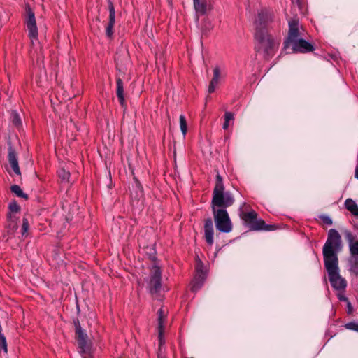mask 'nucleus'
<instances>
[{"instance_id": "1", "label": "nucleus", "mask_w": 358, "mask_h": 358, "mask_svg": "<svg viewBox=\"0 0 358 358\" xmlns=\"http://www.w3.org/2000/svg\"><path fill=\"white\" fill-rule=\"evenodd\" d=\"M272 20V14L266 10H262L258 13L255 22L257 49L265 58L273 56L279 45V41L268 34L266 30L267 26Z\"/></svg>"}, {"instance_id": "6", "label": "nucleus", "mask_w": 358, "mask_h": 358, "mask_svg": "<svg viewBox=\"0 0 358 358\" xmlns=\"http://www.w3.org/2000/svg\"><path fill=\"white\" fill-rule=\"evenodd\" d=\"M338 260L324 262L331 285L336 289H343L346 287L345 280L338 273Z\"/></svg>"}, {"instance_id": "31", "label": "nucleus", "mask_w": 358, "mask_h": 358, "mask_svg": "<svg viewBox=\"0 0 358 358\" xmlns=\"http://www.w3.org/2000/svg\"><path fill=\"white\" fill-rule=\"evenodd\" d=\"M345 234V238H346L347 241H348L349 245L355 242V238L350 231H346Z\"/></svg>"}, {"instance_id": "26", "label": "nucleus", "mask_w": 358, "mask_h": 358, "mask_svg": "<svg viewBox=\"0 0 358 358\" xmlns=\"http://www.w3.org/2000/svg\"><path fill=\"white\" fill-rule=\"evenodd\" d=\"M234 120V114L231 112H225L224 113V122L223 124V129H227L229 126V122Z\"/></svg>"}, {"instance_id": "9", "label": "nucleus", "mask_w": 358, "mask_h": 358, "mask_svg": "<svg viewBox=\"0 0 358 358\" xmlns=\"http://www.w3.org/2000/svg\"><path fill=\"white\" fill-rule=\"evenodd\" d=\"M304 30L299 27L298 20H292L289 22V32L287 40L285 42V48H287L290 45L303 36Z\"/></svg>"}, {"instance_id": "12", "label": "nucleus", "mask_w": 358, "mask_h": 358, "mask_svg": "<svg viewBox=\"0 0 358 358\" xmlns=\"http://www.w3.org/2000/svg\"><path fill=\"white\" fill-rule=\"evenodd\" d=\"M157 322H158V334H159V351L162 352V345L164 343V339L162 336L163 331H164V322L166 319V314L162 308H160L157 311Z\"/></svg>"}, {"instance_id": "24", "label": "nucleus", "mask_w": 358, "mask_h": 358, "mask_svg": "<svg viewBox=\"0 0 358 358\" xmlns=\"http://www.w3.org/2000/svg\"><path fill=\"white\" fill-rule=\"evenodd\" d=\"M10 189H11L12 192L15 194L17 196L27 199V194L23 193L22 189L20 188V187L19 185H14L11 186Z\"/></svg>"}, {"instance_id": "34", "label": "nucleus", "mask_w": 358, "mask_h": 358, "mask_svg": "<svg viewBox=\"0 0 358 358\" xmlns=\"http://www.w3.org/2000/svg\"><path fill=\"white\" fill-rule=\"evenodd\" d=\"M322 220L323 221L324 223L328 224V225H331L332 224V220L331 219L328 217V216H323L322 217Z\"/></svg>"}, {"instance_id": "33", "label": "nucleus", "mask_w": 358, "mask_h": 358, "mask_svg": "<svg viewBox=\"0 0 358 358\" xmlns=\"http://www.w3.org/2000/svg\"><path fill=\"white\" fill-rule=\"evenodd\" d=\"M350 270L358 275V261L354 260V264L351 266Z\"/></svg>"}, {"instance_id": "22", "label": "nucleus", "mask_w": 358, "mask_h": 358, "mask_svg": "<svg viewBox=\"0 0 358 358\" xmlns=\"http://www.w3.org/2000/svg\"><path fill=\"white\" fill-rule=\"evenodd\" d=\"M349 250L353 260L358 262V241H355V243L350 244Z\"/></svg>"}, {"instance_id": "30", "label": "nucleus", "mask_w": 358, "mask_h": 358, "mask_svg": "<svg viewBox=\"0 0 358 358\" xmlns=\"http://www.w3.org/2000/svg\"><path fill=\"white\" fill-rule=\"evenodd\" d=\"M9 210L10 211V213L13 214L14 213H17L20 210V207L16 202H12L9 204Z\"/></svg>"}, {"instance_id": "28", "label": "nucleus", "mask_w": 358, "mask_h": 358, "mask_svg": "<svg viewBox=\"0 0 358 358\" xmlns=\"http://www.w3.org/2000/svg\"><path fill=\"white\" fill-rule=\"evenodd\" d=\"M345 327L350 330L358 331V322H349L345 324Z\"/></svg>"}, {"instance_id": "4", "label": "nucleus", "mask_w": 358, "mask_h": 358, "mask_svg": "<svg viewBox=\"0 0 358 358\" xmlns=\"http://www.w3.org/2000/svg\"><path fill=\"white\" fill-rule=\"evenodd\" d=\"M244 209H247L246 203H243L240 208V217L243 221L252 230H273L274 227L273 225H267L263 220L257 219V213L252 210L249 212H245Z\"/></svg>"}, {"instance_id": "15", "label": "nucleus", "mask_w": 358, "mask_h": 358, "mask_svg": "<svg viewBox=\"0 0 358 358\" xmlns=\"http://www.w3.org/2000/svg\"><path fill=\"white\" fill-rule=\"evenodd\" d=\"M108 9H109V22L106 27V34L108 37L110 38L113 36V29L115 24V8L111 1L108 2Z\"/></svg>"}, {"instance_id": "7", "label": "nucleus", "mask_w": 358, "mask_h": 358, "mask_svg": "<svg viewBox=\"0 0 358 358\" xmlns=\"http://www.w3.org/2000/svg\"><path fill=\"white\" fill-rule=\"evenodd\" d=\"M76 334L83 358H92L91 343L87 339V335L83 331L78 322L76 324Z\"/></svg>"}, {"instance_id": "11", "label": "nucleus", "mask_w": 358, "mask_h": 358, "mask_svg": "<svg viewBox=\"0 0 358 358\" xmlns=\"http://www.w3.org/2000/svg\"><path fill=\"white\" fill-rule=\"evenodd\" d=\"M290 45L292 46V49L294 52H299L306 53L313 52L315 50L313 45L311 43H308L303 38L296 41Z\"/></svg>"}, {"instance_id": "20", "label": "nucleus", "mask_w": 358, "mask_h": 358, "mask_svg": "<svg viewBox=\"0 0 358 358\" xmlns=\"http://www.w3.org/2000/svg\"><path fill=\"white\" fill-rule=\"evenodd\" d=\"M345 206L352 215H358V206L352 199H346Z\"/></svg>"}, {"instance_id": "32", "label": "nucleus", "mask_w": 358, "mask_h": 358, "mask_svg": "<svg viewBox=\"0 0 358 358\" xmlns=\"http://www.w3.org/2000/svg\"><path fill=\"white\" fill-rule=\"evenodd\" d=\"M196 274L205 273L203 271V266L201 260H198L196 266Z\"/></svg>"}, {"instance_id": "23", "label": "nucleus", "mask_w": 358, "mask_h": 358, "mask_svg": "<svg viewBox=\"0 0 358 358\" xmlns=\"http://www.w3.org/2000/svg\"><path fill=\"white\" fill-rule=\"evenodd\" d=\"M58 176L62 182H70V173L64 168H61L58 171Z\"/></svg>"}, {"instance_id": "29", "label": "nucleus", "mask_w": 358, "mask_h": 358, "mask_svg": "<svg viewBox=\"0 0 358 358\" xmlns=\"http://www.w3.org/2000/svg\"><path fill=\"white\" fill-rule=\"evenodd\" d=\"M29 224L27 218L24 217L22 220V235H24L29 229Z\"/></svg>"}, {"instance_id": "35", "label": "nucleus", "mask_w": 358, "mask_h": 358, "mask_svg": "<svg viewBox=\"0 0 358 358\" xmlns=\"http://www.w3.org/2000/svg\"><path fill=\"white\" fill-rule=\"evenodd\" d=\"M355 177L358 179V166L356 168L355 170Z\"/></svg>"}, {"instance_id": "27", "label": "nucleus", "mask_w": 358, "mask_h": 358, "mask_svg": "<svg viewBox=\"0 0 358 358\" xmlns=\"http://www.w3.org/2000/svg\"><path fill=\"white\" fill-rule=\"evenodd\" d=\"M12 122L15 126H19L21 124V120L19 115L16 112H12L11 113Z\"/></svg>"}, {"instance_id": "18", "label": "nucleus", "mask_w": 358, "mask_h": 358, "mask_svg": "<svg viewBox=\"0 0 358 358\" xmlns=\"http://www.w3.org/2000/svg\"><path fill=\"white\" fill-rule=\"evenodd\" d=\"M117 96L122 106H124V85L120 78H117Z\"/></svg>"}, {"instance_id": "10", "label": "nucleus", "mask_w": 358, "mask_h": 358, "mask_svg": "<svg viewBox=\"0 0 358 358\" xmlns=\"http://www.w3.org/2000/svg\"><path fill=\"white\" fill-rule=\"evenodd\" d=\"M161 287V270L159 266H153L151 268V277L149 288L152 293L157 292Z\"/></svg>"}, {"instance_id": "16", "label": "nucleus", "mask_w": 358, "mask_h": 358, "mask_svg": "<svg viewBox=\"0 0 358 358\" xmlns=\"http://www.w3.org/2000/svg\"><path fill=\"white\" fill-rule=\"evenodd\" d=\"M220 78V71L218 66L213 69V76L208 87V92L213 93L218 85Z\"/></svg>"}, {"instance_id": "36", "label": "nucleus", "mask_w": 358, "mask_h": 358, "mask_svg": "<svg viewBox=\"0 0 358 358\" xmlns=\"http://www.w3.org/2000/svg\"><path fill=\"white\" fill-rule=\"evenodd\" d=\"M159 358H164V357H161L159 356Z\"/></svg>"}, {"instance_id": "3", "label": "nucleus", "mask_w": 358, "mask_h": 358, "mask_svg": "<svg viewBox=\"0 0 358 358\" xmlns=\"http://www.w3.org/2000/svg\"><path fill=\"white\" fill-rule=\"evenodd\" d=\"M213 218L217 230L222 233H229L232 231L233 225L229 215L225 208L229 206L215 205L211 202Z\"/></svg>"}, {"instance_id": "21", "label": "nucleus", "mask_w": 358, "mask_h": 358, "mask_svg": "<svg viewBox=\"0 0 358 358\" xmlns=\"http://www.w3.org/2000/svg\"><path fill=\"white\" fill-rule=\"evenodd\" d=\"M194 7L196 13L203 15L206 12V0H198L194 1Z\"/></svg>"}, {"instance_id": "13", "label": "nucleus", "mask_w": 358, "mask_h": 358, "mask_svg": "<svg viewBox=\"0 0 358 358\" xmlns=\"http://www.w3.org/2000/svg\"><path fill=\"white\" fill-rule=\"evenodd\" d=\"M213 235L214 229L213 221L210 218H208L205 220L204 224V238L208 245L210 246L214 242Z\"/></svg>"}, {"instance_id": "5", "label": "nucleus", "mask_w": 358, "mask_h": 358, "mask_svg": "<svg viewBox=\"0 0 358 358\" xmlns=\"http://www.w3.org/2000/svg\"><path fill=\"white\" fill-rule=\"evenodd\" d=\"M224 189L222 178L220 174H217L212 201L215 205L231 206L234 203V199L230 192H224Z\"/></svg>"}, {"instance_id": "8", "label": "nucleus", "mask_w": 358, "mask_h": 358, "mask_svg": "<svg viewBox=\"0 0 358 358\" xmlns=\"http://www.w3.org/2000/svg\"><path fill=\"white\" fill-rule=\"evenodd\" d=\"M24 24L28 31L29 36L32 44L38 39V27L34 13L29 5H26L24 14Z\"/></svg>"}, {"instance_id": "17", "label": "nucleus", "mask_w": 358, "mask_h": 358, "mask_svg": "<svg viewBox=\"0 0 358 358\" xmlns=\"http://www.w3.org/2000/svg\"><path fill=\"white\" fill-rule=\"evenodd\" d=\"M206 279V273H201L196 274L194 280L192 281V290L193 292L198 291L203 285Z\"/></svg>"}, {"instance_id": "25", "label": "nucleus", "mask_w": 358, "mask_h": 358, "mask_svg": "<svg viewBox=\"0 0 358 358\" xmlns=\"http://www.w3.org/2000/svg\"><path fill=\"white\" fill-rule=\"evenodd\" d=\"M180 127L183 136H185L187 131V124L183 115H180Z\"/></svg>"}, {"instance_id": "19", "label": "nucleus", "mask_w": 358, "mask_h": 358, "mask_svg": "<svg viewBox=\"0 0 358 358\" xmlns=\"http://www.w3.org/2000/svg\"><path fill=\"white\" fill-rule=\"evenodd\" d=\"M17 218L15 215L8 213L7 228L9 233H13L17 229Z\"/></svg>"}, {"instance_id": "2", "label": "nucleus", "mask_w": 358, "mask_h": 358, "mask_svg": "<svg viewBox=\"0 0 358 358\" xmlns=\"http://www.w3.org/2000/svg\"><path fill=\"white\" fill-rule=\"evenodd\" d=\"M341 237L339 233L336 229H331L328 232V238L323 247L324 261L338 260L336 252L341 250Z\"/></svg>"}, {"instance_id": "14", "label": "nucleus", "mask_w": 358, "mask_h": 358, "mask_svg": "<svg viewBox=\"0 0 358 358\" xmlns=\"http://www.w3.org/2000/svg\"><path fill=\"white\" fill-rule=\"evenodd\" d=\"M8 162L13 171L17 174L20 175V170L18 164L17 155L12 146L8 148Z\"/></svg>"}]
</instances>
